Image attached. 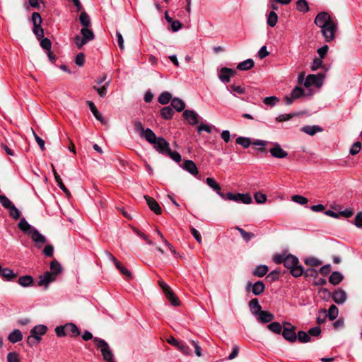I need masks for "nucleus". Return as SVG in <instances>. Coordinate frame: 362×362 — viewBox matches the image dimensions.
<instances>
[{
	"label": "nucleus",
	"instance_id": "1",
	"mask_svg": "<svg viewBox=\"0 0 362 362\" xmlns=\"http://www.w3.org/2000/svg\"><path fill=\"white\" fill-rule=\"evenodd\" d=\"M315 24L321 29L326 42H329L335 38L338 21L327 12L319 13L315 18Z\"/></svg>",
	"mask_w": 362,
	"mask_h": 362
},
{
	"label": "nucleus",
	"instance_id": "2",
	"mask_svg": "<svg viewBox=\"0 0 362 362\" xmlns=\"http://www.w3.org/2000/svg\"><path fill=\"white\" fill-rule=\"evenodd\" d=\"M84 341H88L93 339V342L98 349H100L103 358L105 362H116L114 354L108 344L103 339L93 337V334L89 331H85L82 335Z\"/></svg>",
	"mask_w": 362,
	"mask_h": 362
},
{
	"label": "nucleus",
	"instance_id": "3",
	"mask_svg": "<svg viewBox=\"0 0 362 362\" xmlns=\"http://www.w3.org/2000/svg\"><path fill=\"white\" fill-rule=\"evenodd\" d=\"M62 267L61 264L54 259L50 262V272H46L39 276L37 285L47 288L48 285L56 280L58 274L61 273Z\"/></svg>",
	"mask_w": 362,
	"mask_h": 362
},
{
	"label": "nucleus",
	"instance_id": "4",
	"mask_svg": "<svg viewBox=\"0 0 362 362\" xmlns=\"http://www.w3.org/2000/svg\"><path fill=\"white\" fill-rule=\"evenodd\" d=\"M24 233L27 234L35 243L37 247H40L46 243V238L41 234L35 227L30 225L24 219Z\"/></svg>",
	"mask_w": 362,
	"mask_h": 362
},
{
	"label": "nucleus",
	"instance_id": "5",
	"mask_svg": "<svg viewBox=\"0 0 362 362\" xmlns=\"http://www.w3.org/2000/svg\"><path fill=\"white\" fill-rule=\"evenodd\" d=\"M298 259L292 255H288L284 259V267L290 269V273L294 277H299L303 274L302 266L298 264Z\"/></svg>",
	"mask_w": 362,
	"mask_h": 362
},
{
	"label": "nucleus",
	"instance_id": "6",
	"mask_svg": "<svg viewBox=\"0 0 362 362\" xmlns=\"http://www.w3.org/2000/svg\"><path fill=\"white\" fill-rule=\"evenodd\" d=\"M134 130L139 134L140 136L144 138L151 145L155 143L158 139L155 133L150 129H144L142 123L139 121H136L134 123Z\"/></svg>",
	"mask_w": 362,
	"mask_h": 362
},
{
	"label": "nucleus",
	"instance_id": "7",
	"mask_svg": "<svg viewBox=\"0 0 362 362\" xmlns=\"http://www.w3.org/2000/svg\"><path fill=\"white\" fill-rule=\"evenodd\" d=\"M223 199L241 202L245 204H249L252 202V198L248 194H233L232 192H228L225 194V197Z\"/></svg>",
	"mask_w": 362,
	"mask_h": 362
},
{
	"label": "nucleus",
	"instance_id": "8",
	"mask_svg": "<svg viewBox=\"0 0 362 362\" xmlns=\"http://www.w3.org/2000/svg\"><path fill=\"white\" fill-rule=\"evenodd\" d=\"M33 23V33L38 37L44 36V31L41 27L42 18L39 13L34 12L31 18Z\"/></svg>",
	"mask_w": 362,
	"mask_h": 362
},
{
	"label": "nucleus",
	"instance_id": "9",
	"mask_svg": "<svg viewBox=\"0 0 362 362\" xmlns=\"http://www.w3.org/2000/svg\"><path fill=\"white\" fill-rule=\"evenodd\" d=\"M288 327H284L281 332L283 337L288 341L293 343L297 339V334L295 332L296 327L289 322H284Z\"/></svg>",
	"mask_w": 362,
	"mask_h": 362
},
{
	"label": "nucleus",
	"instance_id": "10",
	"mask_svg": "<svg viewBox=\"0 0 362 362\" xmlns=\"http://www.w3.org/2000/svg\"><path fill=\"white\" fill-rule=\"evenodd\" d=\"M324 78V74H318L317 75L315 74H309L304 82V86L305 87H310L311 86H316L317 87H320L322 84V81Z\"/></svg>",
	"mask_w": 362,
	"mask_h": 362
},
{
	"label": "nucleus",
	"instance_id": "11",
	"mask_svg": "<svg viewBox=\"0 0 362 362\" xmlns=\"http://www.w3.org/2000/svg\"><path fill=\"white\" fill-rule=\"evenodd\" d=\"M152 145L156 151L163 155H165L170 149L169 143L163 137H158Z\"/></svg>",
	"mask_w": 362,
	"mask_h": 362
},
{
	"label": "nucleus",
	"instance_id": "12",
	"mask_svg": "<svg viewBox=\"0 0 362 362\" xmlns=\"http://www.w3.org/2000/svg\"><path fill=\"white\" fill-rule=\"evenodd\" d=\"M272 147L269 149L270 154L276 158H284L288 156V153L284 151L277 142H272Z\"/></svg>",
	"mask_w": 362,
	"mask_h": 362
},
{
	"label": "nucleus",
	"instance_id": "13",
	"mask_svg": "<svg viewBox=\"0 0 362 362\" xmlns=\"http://www.w3.org/2000/svg\"><path fill=\"white\" fill-rule=\"evenodd\" d=\"M235 74V71L228 68V67H223L221 69L218 76L221 81L223 83H229L230 81V77Z\"/></svg>",
	"mask_w": 362,
	"mask_h": 362
},
{
	"label": "nucleus",
	"instance_id": "14",
	"mask_svg": "<svg viewBox=\"0 0 362 362\" xmlns=\"http://www.w3.org/2000/svg\"><path fill=\"white\" fill-rule=\"evenodd\" d=\"M250 288H252V292L254 295L259 296L264 292L265 285L262 281H257L253 285H252L251 282H248L246 289L249 290Z\"/></svg>",
	"mask_w": 362,
	"mask_h": 362
},
{
	"label": "nucleus",
	"instance_id": "15",
	"mask_svg": "<svg viewBox=\"0 0 362 362\" xmlns=\"http://www.w3.org/2000/svg\"><path fill=\"white\" fill-rule=\"evenodd\" d=\"M183 117L184 118L187 120L189 124L191 125H195L198 123V114L191 110H186L183 112Z\"/></svg>",
	"mask_w": 362,
	"mask_h": 362
},
{
	"label": "nucleus",
	"instance_id": "16",
	"mask_svg": "<svg viewBox=\"0 0 362 362\" xmlns=\"http://www.w3.org/2000/svg\"><path fill=\"white\" fill-rule=\"evenodd\" d=\"M144 198L146 200L147 204L151 211H153L157 215L161 214L162 209L155 199L147 195L145 196Z\"/></svg>",
	"mask_w": 362,
	"mask_h": 362
},
{
	"label": "nucleus",
	"instance_id": "17",
	"mask_svg": "<svg viewBox=\"0 0 362 362\" xmlns=\"http://www.w3.org/2000/svg\"><path fill=\"white\" fill-rule=\"evenodd\" d=\"M182 168L187 171L189 173H190L192 175H197L199 173L198 168L196 165V164L191 160H185L182 164Z\"/></svg>",
	"mask_w": 362,
	"mask_h": 362
},
{
	"label": "nucleus",
	"instance_id": "18",
	"mask_svg": "<svg viewBox=\"0 0 362 362\" xmlns=\"http://www.w3.org/2000/svg\"><path fill=\"white\" fill-rule=\"evenodd\" d=\"M206 184L221 197L222 199L225 197V194L221 192L220 185L211 177H207L206 179Z\"/></svg>",
	"mask_w": 362,
	"mask_h": 362
},
{
	"label": "nucleus",
	"instance_id": "19",
	"mask_svg": "<svg viewBox=\"0 0 362 362\" xmlns=\"http://www.w3.org/2000/svg\"><path fill=\"white\" fill-rule=\"evenodd\" d=\"M257 316H258L257 320L261 323H264V324L272 322V320L274 319V315L272 313H271L270 312L267 311V310L260 311L259 314Z\"/></svg>",
	"mask_w": 362,
	"mask_h": 362
},
{
	"label": "nucleus",
	"instance_id": "20",
	"mask_svg": "<svg viewBox=\"0 0 362 362\" xmlns=\"http://www.w3.org/2000/svg\"><path fill=\"white\" fill-rule=\"evenodd\" d=\"M333 300L337 304H342L346 300V293L341 289H338L333 293Z\"/></svg>",
	"mask_w": 362,
	"mask_h": 362
},
{
	"label": "nucleus",
	"instance_id": "21",
	"mask_svg": "<svg viewBox=\"0 0 362 362\" xmlns=\"http://www.w3.org/2000/svg\"><path fill=\"white\" fill-rule=\"evenodd\" d=\"M65 329L66 335L71 337H75L80 334L79 329L74 323H67L65 325Z\"/></svg>",
	"mask_w": 362,
	"mask_h": 362
},
{
	"label": "nucleus",
	"instance_id": "22",
	"mask_svg": "<svg viewBox=\"0 0 362 362\" xmlns=\"http://www.w3.org/2000/svg\"><path fill=\"white\" fill-rule=\"evenodd\" d=\"M300 130H301V132H303L308 135L313 136L317 132H322L323 129L321 127L317 126V125H313V126L306 125V126L303 127L300 129Z\"/></svg>",
	"mask_w": 362,
	"mask_h": 362
},
{
	"label": "nucleus",
	"instance_id": "23",
	"mask_svg": "<svg viewBox=\"0 0 362 362\" xmlns=\"http://www.w3.org/2000/svg\"><path fill=\"white\" fill-rule=\"evenodd\" d=\"M87 105H88L91 112L94 115V117L99 120L102 124H106V121L105 119L102 117L101 114L98 110L95 104L91 101H87Z\"/></svg>",
	"mask_w": 362,
	"mask_h": 362
},
{
	"label": "nucleus",
	"instance_id": "24",
	"mask_svg": "<svg viewBox=\"0 0 362 362\" xmlns=\"http://www.w3.org/2000/svg\"><path fill=\"white\" fill-rule=\"evenodd\" d=\"M249 308L255 315H258L262 311L257 298H253L249 302Z\"/></svg>",
	"mask_w": 362,
	"mask_h": 362
},
{
	"label": "nucleus",
	"instance_id": "25",
	"mask_svg": "<svg viewBox=\"0 0 362 362\" xmlns=\"http://www.w3.org/2000/svg\"><path fill=\"white\" fill-rule=\"evenodd\" d=\"M272 142L265 140L256 139L252 142V145L258 146L256 149L261 153L267 152V146L271 144Z\"/></svg>",
	"mask_w": 362,
	"mask_h": 362
},
{
	"label": "nucleus",
	"instance_id": "26",
	"mask_svg": "<svg viewBox=\"0 0 362 362\" xmlns=\"http://www.w3.org/2000/svg\"><path fill=\"white\" fill-rule=\"evenodd\" d=\"M171 106L177 112H181L185 108V102L178 98H174L171 100Z\"/></svg>",
	"mask_w": 362,
	"mask_h": 362
},
{
	"label": "nucleus",
	"instance_id": "27",
	"mask_svg": "<svg viewBox=\"0 0 362 362\" xmlns=\"http://www.w3.org/2000/svg\"><path fill=\"white\" fill-rule=\"evenodd\" d=\"M47 330V328L46 326L42 325H39L35 327H34L31 331L30 334L32 335H34L35 337H38L41 338V336L45 334Z\"/></svg>",
	"mask_w": 362,
	"mask_h": 362
},
{
	"label": "nucleus",
	"instance_id": "28",
	"mask_svg": "<svg viewBox=\"0 0 362 362\" xmlns=\"http://www.w3.org/2000/svg\"><path fill=\"white\" fill-rule=\"evenodd\" d=\"M255 65L254 61L252 59H247L237 66V69L241 71H247L251 69Z\"/></svg>",
	"mask_w": 362,
	"mask_h": 362
},
{
	"label": "nucleus",
	"instance_id": "29",
	"mask_svg": "<svg viewBox=\"0 0 362 362\" xmlns=\"http://www.w3.org/2000/svg\"><path fill=\"white\" fill-rule=\"evenodd\" d=\"M269 271V268L267 265H259L257 266L254 271L252 272V274L255 276L257 277H263Z\"/></svg>",
	"mask_w": 362,
	"mask_h": 362
},
{
	"label": "nucleus",
	"instance_id": "30",
	"mask_svg": "<svg viewBox=\"0 0 362 362\" xmlns=\"http://www.w3.org/2000/svg\"><path fill=\"white\" fill-rule=\"evenodd\" d=\"M343 275L339 272H334L329 278L330 284L336 286L343 280Z\"/></svg>",
	"mask_w": 362,
	"mask_h": 362
},
{
	"label": "nucleus",
	"instance_id": "31",
	"mask_svg": "<svg viewBox=\"0 0 362 362\" xmlns=\"http://www.w3.org/2000/svg\"><path fill=\"white\" fill-rule=\"evenodd\" d=\"M22 333L19 329H14L8 337V339L11 343H16L21 340Z\"/></svg>",
	"mask_w": 362,
	"mask_h": 362
},
{
	"label": "nucleus",
	"instance_id": "32",
	"mask_svg": "<svg viewBox=\"0 0 362 362\" xmlns=\"http://www.w3.org/2000/svg\"><path fill=\"white\" fill-rule=\"evenodd\" d=\"M0 276L4 280H6V281H10L16 276V275L14 274V272L11 269H8V268H4V269L1 268V272L0 274Z\"/></svg>",
	"mask_w": 362,
	"mask_h": 362
},
{
	"label": "nucleus",
	"instance_id": "33",
	"mask_svg": "<svg viewBox=\"0 0 362 362\" xmlns=\"http://www.w3.org/2000/svg\"><path fill=\"white\" fill-rule=\"evenodd\" d=\"M235 230H237L240 234L241 235L242 238L244 239L245 241L249 242L252 238L255 237V234L251 232H247L245 230H243L242 228L239 226H236L235 228Z\"/></svg>",
	"mask_w": 362,
	"mask_h": 362
},
{
	"label": "nucleus",
	"instance_id": "34",
	"mask_svg": "<svg viewBox=\"0 0 362 362\" xmlns=\"http://www.w3.org/2000/svg\"><path fill=\"white\" fill-rule=\"evenodd\" d=\"M160 115L163 118L170 119L174 115V111L170 106H165L161 109Z\"/></svg>",
	"mask_w": 362,
	"mask_h": 362
},
{
	"label": "nucleus",
	"instance_id": "35",
	"mask_svg": "<svg viewBox=\"0 0 362 362\" xmlns=\"http://www.w3.org/2000/svg\"><path fill=\"white\" fill-rule=\"evenodd\" d=\"M81 36L88 42L94 39V33L92 30L88 28V27L83 28L81 30Z\"/></svg>",
	"mask_w": 362,
	"mask_h": 362
},
{
	"label": "nucleus",
	"instance_id": "36",
	"mask_svg": "<svg viewBox=\"0 0 362 362\" xmlns=\"http://www.w3.org/2000/svg\"><path fill=\"white\" fill-rule=\"evenodd\" d=\"M252 142L253 141H251L250 138L248 137L239 136L236 139V144L242 146L245 148H248L251 144H252Z\"/></svg>",
	"mask_w": 362,
	"mask_h": 362
},
{
	"label": "nucleus",
	"instance_id": "37",
	"mask_svg": "<svg viewBox=\"0 0 362 362\" xmlns=\"http://www.w3.org/2000/svg\"><path fill=\"white\" fill-rule=\"evenodd\" d=\"M267 328L275 334H280L283 331L281 324L278 322H272L267 325Z\"/></svg>",
	"mask_w": 362,
	"mask_h": 362
},
{
	"label": "nucleus",
	"instance_id": "38",
	"mask_svg": "<svg viewBox=\"0 0 362 362\" xmlns=\"http://www.w3.org/2000/svg\"><path fill=\"white\" fill-rule=\"evenodd\" d=\"M172 100V95L169 92H163L158 97V101L162 105L168 104Z\"/></svg>",
	"mask_w": 362,
	"mask_h": 362
},
{
	"label": "nucleus",
	"instance_id": "39",
	"mask_svg": "<svg viewBox=\"0 0 362 362\" xmlns=\"http://www.w3.org/2000/svg\"><path fill=\"white\" fill-rule=\"evenodd\" d=\"M165 297L170 301L171 304L174 306L180 305V300L175 295L173 290L168 291L165 293Z\"/></svg>",
	"mask_w": 362,
	"mask_h": 362
},
{
	"label": "nucleus",
	"instance_id": "40",
	"mask_svg": "<svg viewBox=\"0 0 362 362\" xmlns=\"http://www.w3.org/2000/svg\"><path fill=\"white\" fill-rule=\"evenodd\" d=\"M79 21L83 28L89 27L90 25V18L85 11L81 13L79 16Z\"/></svg>",
	"mask_w": 362,
	"mask_h": 362
},
{
	"label": "nucleus",
	"instance_id": "41",
	"mask_svg": "<svg viewBox=\"0 0 362 362\" xmlns=\"http://www.w3.org/2000/svg\"><path fill=\"white\" fill-rule=\"evenodd\" d=\"M115 266L119 270L121 274L125 276L128 279H132L133 278L131 272L124 267L119 262H116Z\"/></svg>",
	"mask_w": 362,
	"mask_h": 362
},
{
	"label": "nucleus",
	"instance_id": "42",
	"mask_svg": "<svg viewBox=\"0 0 362 362\" xmlns=\"http://www.w3.org/2000/svg\"><path fill=\"white\" fill-rule=\"evenodd\" d=\"M338 313L339 310L335 305H332L329 307L328 312L327 311V317H329V319L332 321L337 318V317L338 316Z\"/></svg>",
	"mask_w": 362,
	"mask_h": 362
},
{
	"label": "nucleus",
	"instance_id": "43",
	"mask_svg": "<svg viewBox=\"0 0 362 362\" xmlns=\"http://www.w3.org/2000/svg\"><path fill=\"white\" fill-rule=\"evenodd\" d=\"M278 21V16L274 11H270L267 18V24L270 27H274Z\"/></svg>",
	"mask_w": 362,
	"mask_h": 362
},
{
	"label": "nucleus",
	"instance_id": "44",
	"mask_svg": "<svg viewBox=\"0 0 362 362\" xmlns=\"http://www.w3.org/2000/svg\"><path fill=\"white\" fill-rule=\"evenodd\" d=\"M297 338L300 343H308L311 341L308 333L304 331H299L297 334Z\"/></svg>",
	"mask_w": 362,
	"mask_h": 362
},
{
	"label": "nucleus",
	"instance_id": "45",
	"mask_svg": "<svg viewBox=\"0 0 362 362\" xmlns=\"http://www.w3.org/2000/svg\"><path fill=\"white\" fill-rule=\"evenodd\" d=\"M296 7L299 11L305 13L309 11L308 4L306 0H298L296 2Z\"/></svg>",
	"mask_w": 362,
	"mask_h": 362
},
{
	"label": "nucleus",
	"instance_id": "46",
	"mask_svg": "<svg viewBox=\"0 0 362 362\" xmlns=\"http://www.w3.org/2000/svg\"><path fill=\"white\" fill-rule=\"evenodd\" d=\"M304 262L306 265L310 267H317L322 264V262L320 260L313 257L306 258Z\"/></svg>",
	"mask_w": 362,
	"mask_h": 362
},
{
	"label": "nucleus",
	"instance_id": "47",
	"mask_svg": "<svg viewBox=\"0 0 362 362\" xmlns=\"http://www.w3.org/2000/svg\"><path fill=\"white\" fill-rule=\"evenodd\" d=\"M165 156H169L172 160L177 163H180L182 160L180 154L177 151H172L170 148Z\"/></svg>",
	"mask_w": 362,
	"mask_h": 362
},
{
	"label": "nucleus",
	"instance_id": "48",
	"mask_svg": "<svg viewBox=\"0 0 362 362\" xmlns=\"http://www.w3.org/2000/svg\"><path fill=\"white\" fill-rule=\"evenodd\" d=\"M279 101V99L276 96H269L264 98V103L267 105L274 106Z\"/></svg>",
	"mask_w": 362,
	"mask_h": 362
},
{
	"label": "nucleus",
	"instance_id": "49",
	"mask_svg": "<svg viewBox=\"0 0 362 362\" xmlns=\"http://www.w3.org/2000/svg\"><path fill=\"white\" fill-rule=\"evenodd\" d=\"M184 355L190 356L192 354L191 349L186 344L182 342L177 349Z\"/></svg>",
	"mask_w": 362,
	"mask_h": 362
},
{
	"label": "nucleus",
	"instance_id": "50",
	"mask_svg": "<svg viewBox=\"0 0 362 362\" xmlns=\"http://www.w3.org/2000/svg\"><path fill=\"white\" fill-rule=\"evenodd\" d=\"M291 200L301 205L306 204L308 202V199L301 195H293L291 197Z\"/></svg>",
	"mask_w": 362,
	"mask_h": 362
},
{
	"label": "nucleus",
	"instance_id": "51",
	"mask_svg": "<svg viewBox=\"0 0 362 362\" xmlns=\"http://www.w3.org/2000/svg\"><path fill=\"white\" fill-rule=\"evenodd\" d=\"M0 203L6 209L11 207L13 204L9 200V199L4 194L0 195Z\"/></svg>",
	"mask_w": 362,
	"mask_h": 362
},
{
	"label": "nucleus",
	"instance_id": "52",
	"mask_svg": "<svg viewBox=\"0 0 362 362\" xmlns=\"http://www.w3.org/2000/svg\"><path fill=\"white\" fill-rule=\"evenodd\" d=\"M9 215L14 219H18L20 217V211L13 204L8 209Z\"/></svg>",
	"mask_w": 362,
	"mask_h": 362
},
{
	"label": "nucleus",
	"instance_id": "53",
	"mask_svg": "<svg viewBox=\"0 0 362 362\" xmlns=\"http://www.w3.org/2000/svg\"><path fill=\"white\" fill-rule=\"evenodd\" d=\"M88 41L86 40L82 36L76 35L74 37V43L78 49H81Z\"/></svg>",
	"mask_w": 362,
	"mask_h": 362
},
{
	"label": "nucleus",
	"instance_id": "54",
	"mask_svg": "<svg viewBox=\"0 0 362 362\" xmlns=\"http://www.w3.org/2000/svg\"><path fill=\"white\" fill-rule=\"evenodd\" d=\"M110 82H107L105 85L98 88L97 86H93L94 90H95L99 95L102 98L105 97L107 94V87L109 86Z\"/></svg>",
	"mask_w": 362,
	"mask_h": 362
},
{
	"label": "nucleus",
	"instance_id": "55",
	"mask_svg": "<svg viewBox=\"0 0 362 362\" xmlns=\"http://www.w3.org/2000/svg\"><path fill=\"white\" fill-rule=\"evenodd\" d=\"M28 1L29 5L31 7L35 8L36 9L40 10V9H41V8L45 7L43 1L42 0H28Z\"/></svg>",
	"mask_w": 362,
	"mask_h": 362
},
{
	"label": "nucleus",
	"instance_id": "56",
	"mask_svg": "<svg viewBox=\"0 0 362 362\" xmlns=\"http://www.w3.org/2000/svg\"><path fill=\"white\" fill-rule=\"evenodd\" d=\"M254 197L257 204H264L267 201V196L261 192H256Z\"/></svg>",
	"mask_w": 362,
	"mask_h": 362
},
{
	"label": "nucleus",
	"instance_id": "57",
	"mask_svg": "<svg viewBox=\"0 0 362 362\" xmlns=\"http://www.w3.org/2000/svg\"><path fill=\"white\" fill-rule=\"evenodd\" d=\"M304 95V90L301 87L296 86L291 92L293 98H298Z\"/></svg>",
	"mask_w": 362,
	"mask_h": 362
},
{
	"label": "nucleus",
	"instance_id": "58",
	"mask_svg": "<svg viewBox=\"0 0 362 362\" xmlns=\"http://www.w3.org/2000/svg\"><path fill=\"white\" fill-rule=\"evenodd\" d=\"M361 148V144L359 141L355 142L350 148L349 153L351 155H356Z\"/></svg>",
	"mask_w": 362,
	"mask_h": 362
},
{
	"label": "nucleus",
	"instance_id": "59",
	"mask_svg": "<svg viewBox=\"0 0 362 362\" xmlns=\"http://www.w3.org/2000/svg\"><path fill=\"white\" fill-rule=\"evenodd\" d=\"M327 317V310L323 309L320 310L319 315L317 317V322L318 324H322L325 322Z\"/></svg>",
	"mask_w": 362,
	"mask_h": 362
},
{
	"label": "nucleus",
	"instance_id": "60",
	"mask_svg": "<svg viewBox=\"0 0 362 362\" xmlns=\"http://www.w3.org/2000/svg\"><path fill=\"white\" fill-rule=\"evenodd\" d=\"M56 182L57 183L58 187L67 195L70 194L68 189L64 185L62 178L60 176H56Z\"/></svg>",
	"mask_w": 362,
	"mask_h": 362
},
{
	"label": "nucleus",
	"instance_id": "61",
	"mask_svg": "<svg viewBox=\"0 0 362 362\" xmlns=\"http://www.w3.org/2000/svg\"><path fill=\"white\" fill-rule=\"evenodd\" d=\"M321 328L319 326L310 329L308 332L309 336L311 337H319L321 334Z\"/></svg>",
	"mask_w": 362,
	"mask_h": 362
},
{
	"label": "nucleus",
	"instance_id": "62",
	"mask_svg": "<svg viewBox=\"0 0 362 362\" xmlns=\"http://www.w3.org/2000/svg\"><path fill=\"white\" fill-rule=\"evenodd\" d=\"M40 337H35L34 335H32L31 334L27 339V343L30 346H34L35 344H37L40 342Z\"/></svg>",
	"mask_w": 362,
	"mask_h": 362
},
{
	"label": "nucleus",
	"instance_id": "63",
	"mask_svg": "<svg viewBox=\"0 0 362 362\" xmlns=\"http://www.w3.org/2000/svg\"><path fill=\"white\" fill-rule=\"evenodd\" d=\"M40 46L47 51H49L52 47L50 40L47 37L43 38L40 42Z\"/></svg>",
	"mask_w": 362,
	"mask_h": 362
},
{
	"label": "nucleus",
	"instance_id": "64",
	"mask_svg": "<svg viewBox=\"0 0 362 362\" xmlns=\"http://www.w3.org/2000/svg\"><path fill=\"white\" fill-rule=\"evenodd\" d=\"M322 60L321 58H315L313 60V64L311 66V70L312 71H316L319 68H320L322 66Z\"/></svg>",
	"mask_w": 362,
	"mask_h": 362
}]
</instances>
